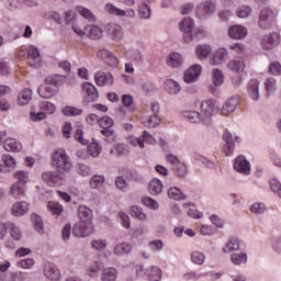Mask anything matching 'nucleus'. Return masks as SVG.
<instances>
[{"instance_id":"nucleus-23","label":"nucleus","mask_w":281,"mask_h":281,"mask_svg":"<svg viewBox=\"0 0 281 281\" xmlns=\"http://www.w3.org/2000/svg\"><path fill=\"white\" fill-rule=\"evenodd\" d=\"M11 212L13 216H24V214H27L30 212V204L27 202H16L12 205Z\"/></svg>"},{"instance_id":"nucleus-36","label":"nucleus","mask_w":281,"mask_h":281,"mask_svg":"<svg viewBox=\"0 0 281 281\" xmlns=\"http://www.w3.org/2000/svg\"><path fill=\"white\" fill-rule=\"evenodd\" d=\"M132 249L133 246L122 243L114 247L113 254H115V256H124V254H131Z\"/></svg>"},{"instance_id":"nucleus-61","label":"nucleus","mask_w":281,"mask_h":281,"mask_svg":"<svg viewBox=\"0 0 281 281\" xmlns=\"http://www.w3.org/2000/svg\"><path fill=\"white\" fill-rule=\"evenodd\" d=\"M115 123L113 122V119L109 116H103L102 119H99V125L101 128H113V125Z\"/></svg>"},{"instance_id":"nucleus-32","label":"nucleus","mask_w":281,"mask_h":281,"mask_svg":"<svg viewBox=\"0 0 281 281\" xmlns=\"http://www.w3.org/2000/svg\"><path fill=\"white\" fill-rule=\"evenodd\" d=\"M169 199H173V201H186L188 196L181 192V189L177 187H171L167 192Z\"/></svg>"},{"instance_id":"nucleus-2","label":"nucleus","mask_w":281,"mask_h":281,"mask_svg":"<svg viewBox=\"0 0 281 281\" xmlns=\"http://www.w3.org/2000/svg\"><path fill=\"white\" fill-rule=\"evenodd\" d=\"M179 30L183 34L184 43H191L194 36H199L202 32L201 29L194 27V20L192 18H184L179 23Z\"/></svg>"},{"instance_id":"nucleus-14","label":"nucleus","mask_w":281,"mask_h":281,"mask_svg":"<svg viewBox=\"0 0 281 281\" xmlns=\"http://www.w3.org/2000/svg\"><path fill=\"white\" fill-rule=\"evenodd\" d=\"M43 273L48 280H60V270L53 262H45Z\"/></svg>"},{"instance_id":"nucleus-26","label":"nucleus","mask_w":281,"mask_h":281,"mask_svg":"<svg viewBox=\"0 0 281 281\" xmlns=\"http://www.w3.org/2000/svg\"><path fill=\"white\" fill-rule=\"evenodd\" d=\"M3 148L7 150V153H20L23 145H21V143L14 138H8L4 140Z\"/></svg>"},{"instance_id":"nucleus-27","label":"nucleus","mask_w":281,"mask_h":281,"mask_svg":"<svg viewBox=\"0 0 281 281\" xmlns=\"http://www.w3.org/2000/svg\"><path fill=\"white\" fill-rule=\"evenodd\" d=\"M9 194L13 196V199H21L25 196V184L21 182H15L11 186Z\"/></svg>"},{"instance_id":"nucleus-39","label":"nucleus","mask_w":281,"mask_h":281,"mask_svg":"<svg viewBox=\"0 0 281 281\" xmlns=\"http://www.w3.org/2000/svg\"><path fill=\"white\" fill-rule=\"evenodd\" d=\"M145 276H148L150 281H159L161 280V270L158 267H151L145 272Z\"/></svg>"},{"instance_id":"nucleus-43","label":"nucleus","mask_w":281,"mask_h":281,"mask_svg":"<svg viewBox=\"0 0 281 281\" xmlns=\"http://www.w3.org/2000/svg\"><path fill=\"white\" fill-rule=\"evenodd\" d=\"M40 109L47 113V115H52L56 111V105L49 101H42L40 102Z\"/></svg>"},{"instance_id":"nucleus-8","label":"nucleus","mask_w":281,"mask_h":281,"mask_svg":"<svg viewBox=\"0 0 281 281\" xmlns=\"http://www.w3.org/2000/svg\"><path fill=\"white\" fill-rule=\"evenodd\" d=\"M216 12V4L214 2L205 1L200 3L196 7L195 14L198 19H207V16H212Z\"/></svg>"},{"instance_id":"nucleus-50","label":"nucleus","mask_w":281,"mask_h":281,"mask_svg":"<svg viewBox=\"0 0 281 281\" xmlns=\"http://www.w3.org/2000/svg\"><path fill=\"white\" fill-rule=\"evenodd\" d=\"M31 221L38 234H43V218L36 214L31 215Z\"/></svg>"},{"instance_id":"nucleus-38","label":"nucleus","mask_w":281,"mask_h":281,"mask_svg":"<svg viewBox=\"0 0 281 281\" xmlns=\"http://www.w3.org/2000/svg\"><path fill=\"white\" fill-rule=\"evenodd\" d=\"M212 78L215 87H221V85H223V82L225 81V76L223 75V71L217 68L213 69Z\"/></svg>"},{"instance_id":"nucleus-12","label":"nucleus","mask_w":281,"mask_h":281,"mask_svg":"<svg viewBox=\"0 0 281 281\" xmlns=\"http://www.w3.org/2000/svg\"><path fill=\"white\" fill-rule=\"evenodd\" d=\"M105 30L112 41H116V43H120L124 38V30L119 24L110 23L105 26Z\"/></svg>"},{"instance_id":"nucleus-46","label":"nucleus","mask_w":281,"mask_h":281,"mask_svg":"<svg viewBox=\"0 0 281 281\" xmlns=\"http://www.w3.org/2000/svg\"><path fill=\"white\" fill-rule=\"evenodd\" d=\"M13 177L18 179V183H22V186H25V183L30 181V175L27 173V171H24V170L16 171L13 175Z\"/></svg>"},{"instance_id":"nucleus-16","label":"nucleus","mask_w":281,"mask_h":281,"mask_svg":"<svg viewBox=\"0 0 281 281\" xmlns=\"http://www.w3.org/2000/svg\"><path fill=\"white\" fill-rule=\"evenodd\" d=\"M82 90L86 93L85 102H95L100 98L98 93V88L93 86L91 82H86L82 85Z\"/></svg>"},{"instance_id":"nucleus-49","label":"nucleus","mask_w":281,"mask_h":281,"mask_svg":"<svg viewBox=\"0 0 281 281\" xmlns=\"http://www.w3.org/2000/svg\"><path fill=\"white\" fill-rule=\"evenodd\" d=\"M131 215L134 216V218H138L139 221H146L147 215L142 211L139 206H132L131 207Z\"/></svg>"},{"instance_id":"nucleus-4","label":"nucleus","mask_w":281,"mask_h":281,"mask_svg":"<svg viewBox=\"0 0 281 281\" xmlns=\"http://www.w3.org/2000/svg\"><path fill=\"white\" fill-rule=\"evenodd\" d=\"M65 172L59 170L57 171H44L42 173V181L47 183L50 188H58V186H63L65 183Z\"/></svg>"},{"instance_id":"nucleus-35","label":"nucleus","mask_w":281,"mask_h":281,"mask_svg":"<svg viewBox=\"0 0 281 281\" xmlns=\"http://www.w3.org/2000/svg\"><path fill=\"white\" fill-rule=\"evenodd\" d=\"M240 249V241L237 238H231L226 246L223 248L224 254H229L232 251H238Z\"/></svg>"},{"instance_id":"nucleus-31","label":"nucleus","mask_w":281,"mask_h":281,"mask_svg":"<svg viewBox=\"0 0 281 281\" xmlns=\"http://www.w3.org/2000/svg\"><path fill=\"white\" fill-rule=\"evenodd\" d=\"M167 65L169 67H180L183 65V57L179 53H171L167 58Z\"/></svg>"},{"instance_id":"nucleus-45","label":"nucleus","mask_w":281,"mask_h":281,"mask_svg":"<svg viewBox=\"0 0 281 281\" xmlns=\"http://www.w3.org/2000/svg\"><path fill=\"white\" fill-rule=\"evenodd\" d=\"M101 133L104 135L105 142L109 144H113V142H115V130L112 127H104Z\"/></svg>"},{"instance_id":"nucleus-25","label":"nucleus","mask_w":281,"mask_h":281,"mask_svg":"<svg viewBox=\"0 0 281 281\" xmlns=\"http://www.w3.org/2000/svg\"><path fill=\"white\" fill-rule=\"evenodd\" d=\"M227 69H229V71H234V74H240V71L245 70V59H243V57H239L229 60L227 64Z\"/></svg>"},{"instance_id":"nucleus-42","label":"nucleus","mask_w":281,"mask_h":281,"mask_svg":"<svg viewBox=\"0 0 281 281\" xmlns=\"http://www.w3.org/2000/svg\"><path fill=\"white\" fill-rule=\"evenodd\" d=\"M10 227V236L13 240H21L23 238V232L21 228L14 224H9Z\"/></svg>"},{"instance_id":"nucleus-62","label":"nucleus","mask_w":281,"mask_h":281,"mask_svg":"<svg viewBox=\"0 0 281 281\" xmlns=\"http://www.w3.org/2000/svg\"><path fill=\"white\" fill-rule=\"evenodd\" d=\"M88 153L91 155V157H98L100 155V145L92 142L90 145H88Z\"/></svg>"},{"instance_id":"nucleus-10","label":"nucleus","mask_w":281,"mask_h":281,"mask_svg":"<svg viewBox=\"0 0 281 281\" xmlns=\"http://www.w3.org/2000/svg\"><path fill=\"white\" fill-rule=\"evenodd\" d=\"M29 65L34 69H38L43 66V58L41 57V52L36 46H30L29 50Z\"/></svg>"},{"instance_id":"nucleus-20","label":"nucleus","mask_w":281,"mask_h":281,"mask_svg":"<svg viewBox=\"0 0 281 281\" xmlns=\"http://www.w3.org/2000/svg\"><path fill=\"white\" fill-rule=\"evenodd\" d=\"M94 80L98 87H106V85H113V75L98 71L94 74Z\"/></svg>"},{"instance_id":"nucleus-64","label":"nucleus","mask_w":281,"mask_h":281,"mask_svg":"<svg viewBox=\"0 0 281 281\" xmlns=\"http://www.w3.org/2000/svg\"><path fill=\"white\" fill-rule=\"evenodd\" d=\"M269 72L272 74V76H281V65L278 61H273L269 66Z\"/></svg>"},{"instance_id":"nucleus-56","label":"nucleus","mask_w":281,"mask_h":281,"mask_svg":"<svg viewBox=\"0 0 281 281\" xmlns=\"http://www.w3.org/2000/svg\"><path fill=\"white\" fill-rule=\"evenodd\" d=\"M276 87H277V81L274 78L267 79V81L265 82V89L267 91V95H271V93L276 91Z\"/></svg>"},{"instance_id":"nucleus-41","label":"nucleus","mask_w":281,"mask_h":281,"mask_svg":"<svg viewBox=\"0 0 281 281\" xmlns=\"http://www.w3.org/2000/svg\"><path fill=\"white\" fill-rule=\"evenodd\" d=\"M63 115H67L69 117H76V115H82V110L74 106H65L61 109Z\"/></svg>"},{"instance_id":"nucleus-60","label":"nucleus","mask_w":281,"mask_h":281,"mask_svg":"<svg viewBox=\"0 0 281 281\" xmlns=\"http://www.w3.org/2000/svg\"><path fill=\"white\" fill-rule=\"evenodd\" d=\"M77 172L80 175V177H89L91 175V167L85 164H79L77 167Z\"/></svg>"},{"instance_id":"nucleus-9","label":"nucleus","mask_w":281,"mask_h":281,"mask_svg":"<svg viewBox=\"0 0 281 281\" xmlns=\"http://www.w3.org/2000/svg\"><path fill=\"white\" fill-rule=\"evenodd\" d=\"M214 114V101L206 100L201 103V116L202 122L205 126H210L212 124V115Z\"/></svg>"},{"instance_id":"nucleus-21","label":"nucleus","mask_w":281,"mask_h":281,"mask_svg":"<svg viewBox=\"0 0 281 281\" xmlns=\"http://www.w3.org/2000/svg\"><path fill=\"white\" fill-rule=\"evenodd\" d=\"M228 36L235 38V41H240L247 36V29L243 25H234L228 29Z\"/></svg>"},{"instance_id":"nucleus-48","label":"nucleus","mask_w":281,"mask_h":281,"mask_svg":"<svg viewBox=\"0 0 281 281\" xmlns=\"http://www.w3.org/2000/svg\"><path fill=\"white\" fill-rule=\"evenodd\" d=\"M48 210L55 216H60L63 214V205L58 202H48Z\"/></svg>"},{"instance_id":"nucleus-57","label":"nucleus","mask_w":281,"mask_h":281,"mask_svg":"<svg viewBox=\"0 0 281 281\" xmlns=\"http://www.w3.org/2000/svg\"><path fill=\"white\" fill-rule=\"evenodd\" d=\"M16 265L21 269H32V267H34V265H35V261L33 258H26V259H22V260L18 261Z\"/></svg>"},{"instance_id":"nucleus-52","label":"nucleus","mask_w":281,"mask_h":281,"mask_svg":"<svg viewBox=\"0 0 281 281\" xmlns=\"http://www.w3.org/2000/svg\"><path fill=\"white\" fill-rule=\"evenodd\" d=\"M161 124V119H159V115L151 114L146 122V125L149 126V128H157Z\"/></svg>"},{"instance_id":"nucleus-63","label":"nucleus","mask_w":281,"mask_h":281,"mask_svg":"<svg viewBox=\"0 0 281 281\" xmlns=\"http://www.w3.org/2000/svg\"><path fill=\"white\" fill-rule=\"evenodd\" d=\"M127 143L131 146H138L139 148H144V139L137 136H130L127 137Z\"/></svg>"},{"instance_id":"nucleus-30","label":"nucleus","mask_w":281,"mask_h":281,"mask_svg":"<svg viewBox=\"0 0 281 281\" xmlns=\"http://www.w3.org/2000/svg\"><path fill=\"white\" fill-rule=\"evenodd\" d=\"M105 178L102 175H94L91 177L90 181H89V186L90 188H92V190H102V188H104V182H105Z\"/></svg>"},{"instance_id":"nucleus-5","label":"nucleus","mask_w":281,"mask_h":281,"mask_svg":"<svg viewBox=\"0 0 281 281\" xmlns=\"http://www.w3.org/2000/svg\"><path fill=\"white\" fill-rule=\"evenodd\" d=\"M167 161L172 165V170L176 177H179L180 179H184V177L188 176V166L181 162L179 158H177V156L172 154L167 155Z\"/></svg>"},{"instance_id":"nucleus-34","label":"nucleus","mask_w":281,"mask_h":281,"mask_svg":"<svg viewBox=\"0 0 281 281\" xmlns=\"http://www.w3.org/2000/svg\"><path fill=\"white\" fill-rule=\"evenodd\" d=\"M102 281H115L117 280V270L115 268H106L102 272Z\"/></svg>"},{"instance_id":"nucleus-13","label":"nucleus","mask_w":281,"mask_h":281,"mask_svg":"<svg viewBox=\"0 0 281 281\" xmlns=\"http://www.w3.org/2000/svg\"><path fill=\"white\" fill-rule=\"evenodd\" d=\"M201 65L195 64L191 67H189L186 71H184V82H188L189 85L192 82H196V80H199V76H201Z\"/></svg>"},{"instance_id":"nucleus-3","label":"nucleus","mask_w":281,"mask_h":281,"mask_svg":"<svg viewBox=\"0 0 281 281\" xmlns=\"http://www.w3.org/2000/svg\"><path fill=\"white\" fill-rule=\"evenodd\" d=\"M53 165L59 172H69L72 168L71 159L64 149H58L53 155Z\"/></svg>"},{"instance_id":"nucleus-53","label":"nucleus","mask_w":281,"mask_h":281,"mask_svg":"<svg viewBox=\"0 0 281 281\" xmlns=\"http://www.w3.org/2000/svg\"><path fill=\"white\" fill-rule=\"evenodd\" d=\"M191 260L194 265H203L205 262V255L201 251H193L191 254Z\"/></svg>"},{"instance_id":"nucleus-51","label":"nucleus","mask_w":281,"mask_h":281,"mask_svg":"<svg viewBox=\"0 0 281 281\" xmlns=\"http://www.w3.org/2000/svg\"><path fill=\"white\" fill-rule=\"evenodd\" d=\"M78 12L83 16V19H87V21H95V15L93 14V12H91V10L85 7H78Z\"/></svg>"},{"instance_id":"nucleus-19","label":"nucleus","mask_w":281,"mask_h":281,"mask_svg":"<svg viewBox=\"0 0 281 281\" xmlns=\"http://www.w3.org/2000/svg\"><path fill=\"white\" fill-rule=\"evenodd\" d=\"M147 190L151 196H159L164 192V183L161 180L154 178L149 181Z\"/></svg>"},{"instance_id":"nucleus-18","label":"nucleus","mask_w":281,"mask_h":281,"mask_svg":"<svg viewBox=\"0 0 281 281\" xmlns=\"http://www.w3.org/2000/svg\"><path fill=\"white\" fill-rule=\"evenodd\" d=\"M238 106V97L229 98L221 108V115L227 116L229 113H234Z\"/></svg>"},{"instance_id":"nucleus-44","label":"nucleus","mask_w":281,"mask_h":281,"mask_svg":"<svg viewBox=\"0 0 281 281\" xmlns=\"http://www.w3.org/2000/svg\"><path fill=\"white\" fill-rule=\"evenodd\" d=\"M184 117H187L192 124H196V122H203V116L196 111L186 112Z\"/></svg>"},{"instance_id":"nucleus-37","label":"nucleus","mask_w":281,"mask_h":281,"mask_svg":"<svg viewBox=\"0 0 281 281\" xmlns=\"http://www.w3.org/2000/svg\"><path fill=\"white\" fill-rule=\"evenodd\" d=\"M226 58H227V50L222 48L213 55V58L211 59V65H221V63H223V60H225Z\"/></svg>"},{"instance_id":"nucleus-40","label":"nucleus","mask_w":281,"mask_h":281,"mask_svg":"<svg viewBox=\"0 0 281 281\" xmlns=\"http://www.w3.org/2000/svg\"><path fill=\"white\" fill-rule=\"evenodd\" d=\"M32 100V90L24 89L18 97L19 104L25 105Z\"/></svg>"},{"instance_id":"nucleus-54","label":"nucleus","mask_w":281,"mask_h":281,"mask_svg":"<svg viewBox=\"0 0 281 281\" xmlns=\"http://www.w3.org/2000/svg\"><path fill=\"white\" fill-rule=\"evenodd\" d=\"M106 239H93L91 241L92 249H95L97 251H102L106 249Z\"/></svg>"},{"instance_id":"nucleus-58","label":"nucleus","mask_w":281,"mask_h":281,"mask_svg":"<svg viewBox=\"0 0 281 281\" xmlns=\"http://www.w3.org/2000/svg\"><path fill=\"white\" fill-rule=\"evenodd\" d=\"M142 203L143 205H146V207H150V210H159V203H157V201L153 200L151 198H143Z\"/></svg>"},{"instance_id":"nucleus-7","label":"nucleus","mask_w":281,"mask_h":281,"mask_svg":"<svg viewBox=\"0 0 281 281\" xmlns=\"http://www.w3.org/2000/svg\"><path fill=\"white\" fill-rule=\"evenodd\" d=\"M104 10L108 14H111V16H126L127 19H133L135 16V10L133 9H120L113 3H106L104 7Z\"/></svg>"},{"instance_id":"nucleus-55","label":"nucleus","mask_w":281,"mask_h":281,"mask_svg":"<svg viewBox=\"0 0 281 281\" xmlns=\"http://www.w3.org/2000/svg\"><path fill=\"white\" fill-rule=\"evenodd\" d=\"M138 12H139L140 19H150V7L148 4L144 2L140 3Z\"/></svg>"},{"instance_id":"nucleus-24","label":"nucleus","mask_w":281,"mask_h":281,"mask_svg":"<svg viewBox=\"0 0 281 281\" xmlns=\"http://www.w3.org/2000/svg\"><path fill=\"white\" fill-rule=\"evenodd\" d=\"M165 91H167L169 95H179V93H181V85L172 79H167L165 81Z\"/></svg>"},{"instance_id":"nucleus-17","label":"nucleus","mask_w":281,"mask_h":281,"mask_svg":"<svg viewBox=\"0 0 281 281\" xmlns=\"http://www.w3.org/2000/svg\"><path fill=\"white\" fill-rule=\"evenodd\" d=\"M234 168L241 175H249L251 172V165L247 161L245 156H238L235 160Z\"/></svg>"},{"instance_id":"nucleus-1","label":"nucleus","mask_w":281,"mask_h":281,"mask_svg":"<svg viewBox=\"0 0 281 281\" xmlns=\"http://www.w3.org/2000/svg\"><path fill=\"white\" fill-rule=\"evenodd\" d=\"M78 216L79 222L74 225L72 236L77 238L91 236L93 233V211L85 205H80L78 207Z\"/></svg>"},{"instance_id":"nucleus-33","label":"nucleus","mask_w":281,"mask_h":281,"mask_svg":"<svg viewBox=\"0 0 281 281\" xmlns=\"http://www.w3.org/2000/svg\"><path fill=\"white\" fill-rule=\"evenodd\" d=\"M195 53L200 60H205L212 54V47L210 45H199Z\"/></svg>"},{"instance_id":"nucleus-22","label":"nucleus","mask_w":281,"mask_h":281,"mask_svg":"<svg viewBox=\"0 0 281 281\" xmlns=\"http://www.w3.org/2000/svg\"><path fill=\"white\" fill-rule=\"evenodd\" d=\"M248 93L251 100H255V102H257V100H260V81L251 79L248 82Z\"/></svg>"},{"instance_id":"nucleus-59","label":"nucleus","mask_w":281,"mask_h":281,"mask_svg":"<svg viewBox=\"0 0 281 281\" xmlns=\"http://www.w3.org/2000/svg\"><path fill=\"white\" fill-rule=\"evenodd\" d=\"M122 104L126 109H130V111H135V108L133 106V95L131 94H124L122 97Z\"/></svg>"},{"instance_id":"nucleus-6","label":"nucleus","mask_w":281,"mask_h":281,"mask_svg":"<svg viewBox=\"0 0 281 281\" xmlns=\"http://www.w3.org/2000/svg\"><path fill=\"white\" fill-rule=\"evenodd\" d=\"M274 21L276 12L269 8H265L259 14L258 25L261 30H269Z\"/></svg>"},{"instance_id":"nucleus-47","label":"nucleus","mask_w":281,"mask_h":281,"mask_svg":"<svg viewBox=\"0 0 281 281\" xmlns=\"http://www.w3.org/2000/svg\"><path fill=\"white\" fill-rule=\"evenodd\" d=\"M231 260L233 265H245V262H247V254L245 252L233 254L231 256Z\"/></svg>"},{"instance_id":"nucleus-11","label":"nucleus","mask_w":281,"mask_h":281,"mask_svg":"<svg viewBox=\"0 0 281 281\" xmlns=\"http://www.w3.org/2000/svg\"><path fill=\"white\" fill-rule=\"evenodd\" d=\"M280 44V35L278 33H270L261 38V47L268 52L274 49Z\"/></svg>"},{"instance_id":"nucleus-15","label":"nucleus","mask_w":281,"mask_h":281,"mask_svg":"<svg viewBox=\"0 0 281 281\" xmlns=\"http://www.w3.org/2000/svg\"><path fill=\"white\" fill-rule=\"evenodd\" d=\"M98 58H101L105 65L110 67H117V57L106 48H102L97 53Z\"/></svg>"},{"instance_id":"nucleus-29","label":"nucleus","mask_w":281,"mask_h":281,"mask_svg":"<svg viewBox=\"0 0 281 281\" xmlns=\"http://www.w3.org/2000/svg\"><path fill=\"white\" fill-rule=\"evenodd\" d=\"M223 139L225 142L224 153L226 156L232 155V150H234V137L229 131H225L223 134Z\"/></svg>"},{"instance_id":"nucleus-28","label":"nucleus","mask_w":281,"mask_h":281,"mask_svg":"<svg viewBox=\"0 0 281 281\" xmlns=\"http://www.w3.org/2000/svg\"><path fill=\"white\" fill-rule=\"evenodd\" d=\"M102 29L97 25L86 26V36H88V38H92V41H98L102 38Z\"/></svg>"}]
</instances>
